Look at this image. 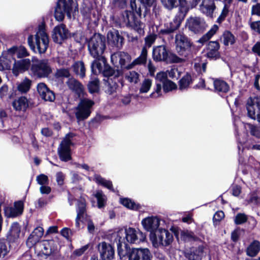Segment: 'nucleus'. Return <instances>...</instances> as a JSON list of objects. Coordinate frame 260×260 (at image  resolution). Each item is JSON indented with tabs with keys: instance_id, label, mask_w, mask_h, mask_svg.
<instances>
[{
	"instance_id": "obj_1",
	"label": "nucleus",
	"mask_w": 260,
	"mask_h": 260,
	"mask_svg": "<svg viewBox=\"0 0 260 260\" xmlns=\"http://www.w3.org/2000/svg\"><path fill=\"white\" fill-rule=\"evenodd\" d=\"M27 41L29 47L34 52H38L39 53H44L49 44V38L45 31L44 26L43 25L40 26L35 37L29 36Z\"/></svg>"
},
{
	"instance_id": "obj_2",
	"label": "nucleus",
	"mask_w": 260,
	"mask_h": 260,
	"mask_svg": "<svg viewBox=\"0 0 260 260\" xmlns=\"http://www.w3.org/2000/svg\"><path fill=\"white\" fill-rule=\"evenodd\" d=\"M78 5L73 0H59L55 10L54 16L57 21H62L66 13L69 18H71L78 13Z\"/></svg>"
},
{
	"instance_id": "obj_3",
	"label": "nucleus",
	"mask_w": 260,
	"mask_h": 260,
	"mask_svg": "<svg viewBox=\"0 0 260 260\" xmlns=\"http://www.w3.org/2000/svg\"><path fill=\"white\" fill-rule=\"evenodd\" d=\"M88 48L90 55L93 58L103 56L106 49L105 40L100 34H95L88 42Z\"/></svg>"
},
{
	"instance_id": "obj_4",
	"label": "nucleus",
	"mask_w": 260,
	"mask_h": 260,
	"mask_svg": "<svg viewBox=\"0 0 260 260\" xmlns=\"http://www.w3.org/2000/svg\"><path fill=\"white\" fill-rule=\"evenodd\" d=\"M150 239L155 247L160 246H167L173 241V237L169 231L163 229H159L154 234H150Z\"/></svg>"
},
{
	"instance_id": "obj_5",
	"label": "nucleus",
	"mask_w": 260,
	"mask_h": 260,
	"mask_svg": "<svg viewBox=\"0 0 260 260\" xmlns=\"http://www.w3.org/2000/svg\"><path fill=\"white\" fill-rule=\"evenodd\" d=\"M175 45L176 51L181 56L186 57L191 52L192 43L189 39L182 32L176 35Z\"/></svg>"
},
{
	"instance_id": "obj_6",
	"label": "nucleus",
	"mask_w": 260,
	"mask_h": 260,
	"mask_svg": "<svg viewBox=\"0 0 260 260\" xmlns=\"http://www.w3.org/2000/svg\"><path fill=\"white\" fill-rule=\"evenodd\" d=\"M30 71L33 76L39 78H45L52 72V69L48 60H37L32 63Z\"/></svg>"
},
{
	"instance_id": "obj_7",
	"label": "nucleus",
	"mask_w": 260,
	"mask_h": 260,
	"mask_svg": "<svg viewBox=\"0 0 260 260\" xmlns=\"http://www.w3.org/2000/svg\"><path fill=\"white\" fill-rule=\"evenodd\" d=\"M245 107L247 116L260 122V98L250 97L246 101Z\"/></svg>"
},
{
	"instance_id": "obj_8",
	"label": "nucleus",
	"mask_w": 260,
	"mask_h": 260,
	"mask_svg": "<svg viewBox=\"0 0 260 260\" xmlns=\"http://www.w3.org/2000/svg\"><path fill=\"white\" fill-rule=\"evenodd\" d=\"M85 201L84 200H81L78 203V208L77 210V215L76 218V226L78 229L81 228V223L83 222L82 219L84 218V216H86L85 214ZM87 221V230L90 233H93L95 230V226L92 221L88 217H86Z\"/></svg>"
},
{
	"instance_id": "obj_9",
	"label": "nucleus",
	"mask_w": 260,
	"mask_h": 260,
	"mask_svg": "<svg viewBox=\"0 0 260 260\" xmlns=\"http://www.w3.org/2000/svg\"><path fill=\"white\" fill-rule=\"evenodd\" d=\"M94 103L88 99H81L76 108L75 115L79 120L87 118L90 115Z\"/></svg>"
},
{
	"instance_id": "obj_10",
	"label": "nucleus",
	"mask_w": 260,
	"mask_h": 260,
	"mask_svg": "<svg viewBox=\"0 0 260 260\" xmlns=\"http://www.w3.org/2000/svg\"><path fill=\"white\" fill-rule=\"evenodd\" d=\"M74 136L72 133L67 134L60 144L58 152L59 157L62 161H67L71 158L70 146L72 145V139Z\"/></svg>"
},
{
	"instance_id": "obj_11",
	"label": "nucleus",
	"mask_w": 260,
	"mask_h": 260,
	"mask_svg": "<svg viewBox=\"0 0 260 260\" xmlns=\"http://www.w3.org/2000/svg\"><path fill=\"white\" fill-rule=\"evenodd\" d=\"M119 233L125 235V238L131 243H139L146 239V236L141 231L132 228L121 230Z\"/></svg>"
},
{
	"instance_id": "obj_12",
	"label": "nucleus",
	"mask_w": 260,
	"mask_h": 260,
	"mask_svg": "<svg viewBox=\"0 0 260 260\" xmlns=\"http://www.w3.org/2000/svg\"><path fill=\"white\" fill-rule=\"evenodd\" d=\"M186 25L194 33L203 32L207 27L204 19L199 17H190L187 20Z\"/></svg>"
},
{
	"instance_id": "obj_13",
	"label": "nucleus",
	"mask_w": 260,
	"mask_h": 260,
	"mask_svg": "<svg viewBox=\"0 0 260 260\" xmlns=\"http://www.w3.org/2000/svg\"><path fill=\"white\" fill-rule=\"evenodd\" d=\"M151 257L148 248H133L128 253V260H150Z\"/></svg>"
},
{
	"instance_id": "obj_14",
	"label": "nucleus",
	"mask_w": 260,
	"mask_h": 260,
	"mask_svg": "<svg viewBox=\"0 0 260 260\" xmlns=\"http://www.w3.org/2000/svg\"><path fill=\"white\" fill-rule=\"evenodd\" d=\"M131 56L124 52H117L111 56V60L112 63L117 68L126 67L131 68L132 67H126V64L130 61Z\"/></svg>"
},
{
	"instance_id": "obj_15",
	"label": "nucleus",
	"mask_w": 260,
	"mask_h": 260,
	"mask_svg": "<svg viewBox=\"0 0 260 260\" xmlns=\"http://www.w3.org/2000/svg\"><path fill=\"white\" fill-rule=\"evenodd\" d=\"M141 223L146 231L154 234L159 226L160 219L156 216H149L143 219Z\"/></svg>"
},
{
	"instance_id": "obj_16",
	"label": "nucleus",
	"mask_w": 260,
	"mask_h": 260,
	"mask_svg": "<svg viewBox=\"0 0 260 260\" xmlns=\"http://www.w3.org/2000/svg\"><path fill=\"white\" fill-rule=\"evenodd\" d=\"M98 250L103 260H112L114 256V250L112 246L102 242L98 245Z\"/></svg>"
},
{
	"instance_id": "obj_17",
	"label": "nucleus",
	"mask_w": 260,
	"mask_h": 260,
	"mask_svg": "<svg viewBox=\"0 0 260 260\" xmlns=\"http://www.w3.org/2000/svg\"><path fill=\"white\" fill-rule=\"evenodd\" d=\"M69 36V31L66 26L61 24L54 27L53 31V39L57 43L61 44Z\"/></svg>"
},
{
	"instance_id": "obj_18",
	"label": "nucleus",
	"mask_w": 260,
	"mask_h": 260,
	"mask_svg": "<svg viewBox=\"0 0 260 260\" xmlns=\"http://www.w3.org/2000/svg\"><path fill=\"white\" fill-rule=\"evenodd\" d=\"M37 91L40 97L45 101L53 102L55 98L54 92L44 83L37 85Z\"/></svg>"
},
{
	"instance_id": "obj_19",
	"label": "nucleus",
	"mask_w": 260,
	"mask_h": 260,
	"mask_svg": "<svg viewBox=\"0 0 260 260\" xmlns=\"http://www.w3.org/2000/svg\"><path fill=\"white\" fill-rule=\"evenodd\" d=\"M23 202L20 201L15 202L14 207H7L5 208V214L7 217H15L21 215L23 211Z\"/></svg>"
},
{
	"instance_id": "obj_20",
	"label": "nucleus",
	"mask_w": 260,
	"mask_h": 260,
	"mask_svg": "<svg viewBox=\"0 0 260 260\" xmlns=\"http://www.w3.org/2000/svg\"><path fill=\"white\" fill-rule=\"evenodd\" d=\"M66 84L69 89L76 94L78 97L84 95L85 90L83 85L75 78H69Z\"/></svg>"
},
{
	"instance_id": "obj_21",
	"label": "nucleus",
	"mask_w": 260,
	"mask_h": 260,
	"mask_svg": "<svg viewBox=\"0 0 260 260\" xmlns=\"http://www.w3.org/2000/svg\"><path fill=\"white\" fill-rule=\"evenodd\" d=\"M220 45L217 41H210L207 47V57L211 59H217L220 57L218 50Z\"/></svg>"
},
{
	"instance_id": "obj_22",
	"label": "nucleus",
	"mask_w": 260,
	"mask_h": 260,
	"mask_svg": "<svg viewBox=\"0 0 260 260\" xmlns=\"http://www.w3.org/2000/svg\"><path fill=\"white\" fill-rule=\"evenodd\" d=\"M14 60L12 72L15 76H17L20 73L26 71L30 64V60L28 59H21L17 61L15 59Z\"/></svg>"
},
{
	"instance_id": "obj_23",
	"label": "nucleus",
	"mask_w": 260,
	"mask_h": 260,
	"mask_svg": "<svg viewBox=\"0 0 260 260\" xmlns=\"http://www.w3.org/2000/svg\"><path fill=\"white\" fill-rule=\"evenodd\" d=\"M216 9L213 0H204L200 6V10L203 13L209 17H213V14Z\"/></svg>"
},
{
	"instance_id": "obj_24",
	"label": "nucleus",
	"mask_w": 260,
	"mask_h": 260,
	"mask_svg": "<svg viewBox=\"0 0 260 260\" xmlns=\"http://www.w3.org/2000/svg\"><path fill=\"white\" fill-rule=\"evenodd\" d=\"M44 234L43 229L41 227L36 228L28 237L26 244L29 247H31L39 241Z\"/></svg>"
},
{
	"instance_id": "obj_25",
	"label": "nucleus",
	"mask_w": 260,
	"mask_h": 260,
	"mask_svg": "<svg viewBox=\"0 0 260 260\" xmlns=\"http://www.w3.org/2000/svg\"><path fill=\"white\" fill-rule=\"evenodd\" d=\"M12 56H11L8 50L3 52L0 56V71L10 70L11 67Z\"/></svg>"
},
{
	"instance_id": "obj_26",
	"label": "nucleus",
	"mask_w": 260,
	"mask_h": 260,
	"mask_svg": "<svg viewBox=\"0 0 260 260\" xmlns=\"http://www.w3.org/2000/svg\"><path fill=\"white\" fill-rule=\"evenodd\" d=\"M168 55V52L164 46H158L153 49V58L156 61L167 60Z\"/></svg>"
},
{
	"instance_id": "obj_27",
	"label": "nucleus",
	"mask_w": 260,
	"mask_h": 260,
	"mask_svg": "<svg viewBox=\"0 0 260 260\" xmlns=\"http://www.w3.org/2000/svg\"><path fill=\"white\" fill-rule=\"evenodd\" d=\"M95 60L91 64V69L92 72L95 74L102 73L107 63L106 58L104 56L95 58Z\"/></svg>"
},
{
	"instance_id": "obj_28",
	"label": "nucleus",
	"mask_w": 260,
	"mask_h": 260,
	"mask_svg": "<svg viewBox=\"0 0 260 260\" xmlns=\"http://www.w3.org/2000/svg\"><path fill=\"white\" fill-rule=\"evenodd\" d=\"M182 19L175 17L173 20L167 22L165 24V28L160 30L161 34H169L177 29L180 26Z\"/></svg>"
},
{
	"instance_id": "obj_29",
	"label": "nucleus",
	"mask_w": 260,
	"mask_h": 260,
	"mask_svg": "<svg viewBox=\"0 0 260 260\" xmlns=\"http://www.w3.org/2000/svg\"><path fill=\"white\" fill-rule=\"evenodd\" d=\"M108 43L118 47L122 45V38L120 36L118 31L113 30L108 32L107 34Z\"/></svg>"
},
{
	"instance_id": "obj_30",
	"label": "nucleus",
	"mask_w": 260,
	"mask_h": 260,
	"mask_svg": "<svg viewBox=\"0 0 260 260\" xmlns=\"http://www.w3.org/2000/svg\"><path fill=\"white\" fill-rule=\"evenodd\" d=\"M200 0H196L192 3L188 2L186 0H179V10L182 15V19H183L188 11L195 7Z\"/></svg>"
},
{
	"instance_id": "obj_31",
	"label": "nucleus",
	"mask_w": 260,
	"mask_h": 260,
	"mask_svg": "<svg viewBox=\"0 0 260 260\" xmlns=\"http://www.w3.org/2000/svg\"><path fill=\"white\" fill-rule=\"evenodd\" d=\"M10 54L13 57V59L15 60V56L16 55L18 58H22L28 55V53L26 49L23 46H13L8 49Z\"/></svg>"
},
{
	"instance_id": "obj_32",
	"label": "nucleus",
	"mask_w": 260,
	"mask_h": 260,
	"mask_svg": "<svg viewBox=\"0 0 260 260\" xmlns=\"http://www.w3.org/2000/svg\"><path fill=\"white\" fill-rule=\"evenodd\" d=\"M260 251V242L258 240H253L246 250V254L251 257L255 256Z\"/></svg>"
},
{
	"instance_id": "obj_33",
	"label": "nucleus",
	"mask_w": 260,
	"mask_h": 260,
	"mask_svg": "<svg viewBox=\"0 0 260 260\" xmlns=\"http://www.w3.org/2000/svg\"><path fill=\"white\" fill-rule=\"evenodd\" d=\"M13 106L16 110L25 111L28 106L27 100L26 98L21 96L13 102Z\"/></svg>"
},
{
	"instance_id": "obj_34",
	"label": "nucleus",
	"mask_w": 260,
	"mask_h": 260,
	"mask_svg": "<svg viewBox=\"0 0 260 260\" xmlns=\"http://www.w3.org/2000/svg\"><path fill=\"white\" fill-rule=\"evenodd\" d=\"M221 42L225 45H233L235 43L236 38L229 31H225L220 38Z\"/></svg>"
},
{
	"instance_id": "obj_35",
	"label": "nucleus",
	"mask_w": 260,
	"mask_h": 260,
	"mask_svg": "<svg viewBox=\"0 0 260 260\" xmlns=\"http://www.w3.org/2000/svg\"><path fill=\"white\" fill-rule=\"evenodd\" d=\"M215 90L218 92H226L229 90V85L224 81L216 79L213 81Z\"/></svg>"
},
{
	"instance_id": "obj_36",
	"label": "nucleus",
	"mask_w": 260,
	"mask_h": 260,
	"mask_svg": "<svg viewBox=\"0 0 260 260\" xmlns=\"http://www.w3.org/2000/svg\"><path fill=\"white\" fill-rule=\"evenodd\" d=\"M74 72L81 78L84 77L85 75V69L84 63L82 61L75 62L73 66Z\"/></svg>"
},
{
	"instance_id": "obj_37",
	"label": "nucleus",
	"mask_w": 260,
	"mask_h": 260,
	"mask_svg": "<svg viewBox=\"0 0 260 260\" xmlns=\"http://www.w3.org/2000/svg\"><path fill=\"white\" fill-rule=\"evenodd\" d=\"M125 79L133 84H136L139 81V74L135 71H129L125 74Z\"/></svg>"
},
{
	"instance_id": "obj_38",
	"label": "nucleus",
	"mask_w": 260,
	"mask_h": 260,
	"mask_svg": "<svg viewBox=\"0 0 260 260\" xmlns=\"http://www.w3.org/2000/svg\"><path fill=\"white\" fill-rule=\"evenodd\" d=\"M147 55V50L145 47H143L141 55L139 57L136 58L133 62V64L131 67H133L136 64H141L146 62Z\"/></svg>"
},
{
	"instance_id": "obj_39",
	"label": "nucleus",
	"mask_w": 260,
	"mask_h": 260,
	"mask_svg": "<svg viewBox=\"0 0 260 260\" xmlns=\"http://www.w3.org/2000/svg\"><path fill=\"white\" fill-rule=\"evenodd\" d=\"M192 82L191 77L190 75H186L179 81V89L184 90L188 88Z\"/></svg>"
},
{
	"instance_id": "obj_40",
	"label": "nucleus",
	"mask_w": 260,
	"mask_h": 260,
	"mask_svg": "<svg viewBox=\"0 0 260 260\" xmlns=\"http://www.w3.org/2000/svg\"><path fill=\"white\" fill-rule=\"evenodd\" d=\"M218 29V26L216 24L214 25L200 39L199 42L203 43L207 41L211 38V37L216 32Z\"/></svg>"
},
{
	"instance_id": "obj_41",
	"label": "nucleus",
	"mask_w": 260,
	"mask_h": 260,
	"mask_svg": "<svg viewBox=\"0 0 260 260\" xmlns=\"http://www.w3.org/2000/svg\"><path fill=\"white\" fill-rule=\"evenodd\" d=\"M31 82L28 79H25L22 82L18 84L17 89L18 91L21 93H25L27 92L31 86Z\"/></svg>"
},
{
	"instance_id": "obj_42",
	"label": "nucleus",
	"mask_w": 260,
	"mask_h": 260,
	"mask_svg": "<svg viewBox=\"0 0 260 260\" xmlns=\"http://www.w3.org/2000/svg\"><path fill=\"white\" fill-rule=\"evenodd\" d=\"M135 19L134 14L130 11H125L122 14V20L127 25L133 23Z\"/></svg>"
},
{
	"instance_id": "obj_43",
	"label": "nucleus",
	"mask_w": 260,
	"mask_h": 260,
	"mask_svg": "<svg viewBox=\"0 0 260 260\" xmlns=\"http://www.w3.org/2000/svg\"><path fill=\"white\" fill-rule=\"evenodd\" d=\"M120 203L124 206L130 209L137 210L139 208V205L138 204H137L134 201L127 198L121 199L120 200Z\"/></svg>"
},
{
	"instance_id": "obj_44",
	"label": "nucleus",
	"mask_w": 260,
	"mask_h": 260,
	"mask_svg": "<svg viewBox=\"0 0 260 260\" xmlns=\"http://www.w3.org/2000/svg\"><path fill=\"white\" fill-rule=\"evenodd\" d=\"M20 233V228L17 223L12 224L10 231V236L13 240L17 239L19 238Z\"/></svg>"
},
{
	"instance_id": "obj_45",
	"label": "nucleus",
	"mask_w": 260,
	"mask_h": 260,
	"mask_svg": "<svg viewBox=\"0 0 260 260\" xmlns=\"http://www.w3.org/2000/svg\"><path fill=\"white\" fill-rule=\"evenodd\" d=\"M152 85V80L149 79H144L141 83L139 89L141 93H147L150 90Z\"/></svg>"
},
{
	"instance_id": "obj_46",
	"label": "nucleus",
	"mask_w": 260,
	"mask_h": 260,
	"mask_svg": "<svg viewBox=\"0 0 260 260\" xmlns=\"http://www.w3.org/2000/svg\"><path fill=\"white\" fill-rule=\"evenodd\" d=\"M245 127L249 130L251 135L260 138V127L250 123L245 124Z\"/></svg>"
},
{
	"instance_id": "obj_47",
	"label": "nucleus",
	"mask_w": 260,
	"mask_h": 260,
	"mask_svg": "<svg viewBox=\"0 0 260 260\" xmlns=\"http://www.w3.org/2000/svg\"><path fill=\"white\" fill-rule=\"evenodd\" d=\"M132 28H134L138 33L139 34H144V25L141 23L140 21L136 20V19L134 20V22L132 23L129 25Z\"/></svg>"
},
{
	"instance_id": "obj_48",
	"label": "nucleus",
	"mask_w": 260,
	"mask_h": 260,
	"mask_svg": "<svg viewBox=\"0 0 260 260\" xmlns=\"http://www.w3.org/2000/svg\"><path fill=\"white\" fill-rule=\"evenodd\" d=\"M95 197L98 200V205L99 208L103 207L106 202V197L103 193L102 191H98L95 194Z\"/></svg>"
},
{
	"instance_id": "obj_49",
	"label": "nucleus",
	"mask_w": 260,
	"mask_h": 260,
	"mask_svg": "<svg viewBox=\"0 0 260 260\" xmlns=\"http://www.w3.org/2000/svg\"><path fill=\"white\" fill-rule=\"evenodd\" d=\"M94 179L97 183L101 184L109 189H112V184L111 181L106 180L99 175H95Z\"/></svg>"
},
{
	"instance_id": "obj_50",
	"label": "nucleus",
	"mask_w": 260,
	"mask_h": 260,
	"mask_svg": "<svg viewBox=\"0 0 260 260\" xmlns=\"http://www.w3.org/2000/svg\"><path fill=\"white\" fill-rule=\"evenodd\" d=\"M99 81L98 79L95 78L92 81L89 82L88 85L89 91L90 93L96 92L99 89Z\"/></svg>"
},
{
	"instance_id": "obj_51",
	"label": "nucleus",
	"mask_w": 260,
	"mask_h": 260,
	"mask_svg": "<svg viewBox=\"0 0 260 260\" xmlns=\"http://www.w3.org/2000/svg\"><path fill=\"white\" fill-rule=\"evenodd\" d=\"M181 238L184 241H196L197 239V238L194 236V234L189 231L182 232Z\"/></svg>"
},
{
	"instance_id": "obj_52",
	"label": "nucleus",
	"mask_w": 260,
	"mask_h": 260,
	"mask_svg": "<svg viewBox=\"0 0 260 260\" xmlns=\"http://www.w3.org/2000/svg\"><path fill=\"white\" fill-rule=\"evenodd\" d=\"M204 247L203 246H199L194 252L192 257L193 260H201L205 255Z\"/></svg>"
},
{
	"instance_id": "obj_53",
	"label": "nucleus",
	"mask_w": 260,
	"mask_h": 260,
	"mask_svg": "<svg viewBox=\"0 0 260 260\" xmlns=\"http://www.w3.org/2000/svg\"><path fill=\"white\" fill-rule=\"evenodd\" d=\"M102 74L105 76L110 77L114 76L115 77H117L118 76L119 73L118 72H115L107 64L106 67L104 68L102 72Z\"/></svg>"
},
{
	"instance_id": "obj_54",
	"label": "nucleus",
	"mask_w": 260,
	"mask_h": 260,
	"mask_svg": "<svg viewBox=\"0 0 260 260\" xmlns=\"http://www.w3.org/2000/svg\"><path fill=\"white\" fill-rule=\"evenodd\" d=\"M156 39V35L155 34H151L147 36L145 38V46L146 49L147 48H150L152 45L154 43Z\"/></svg>"
},
{
	"instance_id": "obj_55",
	"label": "nucleus",
	"mask_w": 260,
	"mask_h": 260,
	"mask_svg": "<svg viewBox=\"0 0 260 260\" xmlns=\"http://www.w3.org/2000/svg\"><path fill=\"white\" fill-rule=\"evenodd\" d=\"M9 252V248L4 240H0V258L4 257Z\"/></svg>"
},
{
	"instance_id": "obj_56",
	"label": "nucleus",
	"mask_w": 260,
	"mask_h": 260,
	"mask_svg": "<svg viewBox=\"0 0 260 260\" xmlns=\"http://www.w3.org/2000/svg\"><path fill=\"white\" fill-rule=\"evenodd\" d=\"M177 88V85L174 82L170 80H167L163 84V89L165 92H167L172 90L175 89Z\"/></svg>"
},
{
	"instance_id": "obj_57",
	"label": "nucleus",
	"mask_w": 260,
	"mask_h": 260,
	"mask_svg": "<svg viewBox=\"0 0 260 260\" xmlns=\"http://www.w3.org/2000/svg\"><path fill=\"white\" fill-rule=\"evenodd\" d=\"M155 80L156 83H162L164 84L168 80L167 73L165 72L157 73L155 77Z\"/></svg>"
},
{
	"instance_id": "obj_58",
	"label": "nucleus",
	"mask_w": 260,
	"mask_h": 260,
	"mask_svg": "<svg viewBox=\"0 0 260 260\" xmlns=\"http://www.w3.org/2000/svg\"><path fill=\"white\" fill-rule=\"evenodd\" d=\"M163 6L169 10H171L177 6V0H161Z\"/></svg>"
},
{
	"instance_id": "obj_59",
	"label": "nucleus",
	"mask_w": 260,
	"mask_h": 260,
	"mask_svg": "<svg viewBox=\"0 0 260 260\" xmlns=\"http://www.w3.org/2000/svg\"><path fill=\"white\" fill-rule=\"evenodd\" d=\"M36 181L41 186L47 185L49 183V179L47 176L42 174L36 177Z\"/></svg>"
},
{
	"instance_id": "obj_60",
	"label": "nucleus",
	"mask_w": 260,
	"mask_h": 260,
	"mask_svg": "<svg viewBox=\"0 0 260 260\" xmlns=\"http://www.w3.org/2000/svg\"><path fill=\"white\" fill-rule=\"evenodd\" d=\"M130 7L134 12H135L138 15H141V10L140 7H138L136 0H131Z\"/></svg>"
},
{
	"instance_id": "obj_61",
	"label": "nucleus",
	"mask_w": 260,
	"mask_h": 260,
	"mask_svg": "<svg viewBox=\"0 0 260 260\" xmlns=\"http://www.w3.org/2000/svg\"><path fill=\"white\" fill-rule=\"evenodd\" d=\"M247 218L244 214L239 213L235 218V222L236 224H240L246 221Z\"/></svg>"
},
{
	"instance_id": "obj_62",
	"label": "nucleus",
	"mask_w": 260,
	"mask_h": 260,
	"mask_svg": "<svg viewBox=\"0 0 260 260\" xmlns=\"http://www.w3.org/2000/svg\"><path fill=\"white\" fill-rule=\"evenodd\" d=\"M228 13V8L226 5H224L220 16L217 19V22L218 23H221V22H222L225 19V17L227 16Z\"/></svg>"
},
{
	"instance_id": "obj_63",
	"label": "nucleus",
	"mask_w": 260,
	"mask_h": 260,
	"mask_svg": "<svg viewBox=\"0 0 260 260\" xmlns=\"http://www.w3.org/2000/svg\"><path fill=\"white\" fill-rule=\"evenodd\" d=\"M55 177L57 184L59 186L62 185L65 179V175L61 172H58L56 173Z\"/></svg>"
},
{
	"instance_id": "obj_64",
	"label": "nucleus",
	"mask_w": 260,
	"mask_h": 260,
	"mask_svg": "<svg viewBox=\"0 0 260 260\" xmlns=\"http://www.w3.org/2000/svg\"><path fill=\"white\" fill-rule=\"evenodd\" d=\"M249 25L253 31L260 34V21L251 22Z\"/></svg>"
}]
</instances>
